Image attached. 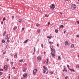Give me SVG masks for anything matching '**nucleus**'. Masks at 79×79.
Segmentation results:
<instances>
[{
    "label": "nucleus",
    "mask_w": 79,
    "mask_h": 79,
    "mask_svg": "<svg viewBox=\"0 0 79 79\" xmlns=\"http://www.w3.org/2000/svg\"><path fill=\"white\" fill-rule=\"evenodd\" d=\"M55 4H52L50 6V8L51 10H53L55 8Z\"/></svg>",
    "instance_id": "1"
},
{
    "label": "nucleus",
    "mask_w": 79,
    "mask_h": 79,
    "mask_svg": "<svg viewBox=\"0 0 79 79\" xmlns=\"http://www.w3.org/2000/svg\"><path fill=\"white\" fill-rule=\"evenodd\" d=\"M72 10H75V8H76V6L74 4H73L72 5Z\"/></svg>",
    "instance_id": "2"
},
{
    "label": "nucleus",
    "mask_w": 79,
    "mask_h": 79,
    "mask_svg": "<svg viewBox=\"0 0 79 79\" xmlns=\"http://www.w3.org/2000/svg\"><path fill=\"white\" fill-rule=\"evenodd\" d=\"M43 68H44V73H45V72H46V70H47V67H46L45 66H44L43 67Z\"/></svg>",
    "instance_id": "3"
},
{
    "label": "nucleus",
    "mask_w": 79,
    "mask_h": 79,
    "mask_svg": "<svg viewBox=\"0 0 79 79\" xmlns=\"http://www.w3.org/2000/svg\"><path fill=\"white\" fill-rule=\"evenodd\" d=\"M37 71V69H35L33 70V74L35 75V74L36 73V72Z\"/></svg>",
    "instance_id": "4"
},
{
    "label": "nucleus",
    "mask_w": 79,
    "mask_h": 79,
    "mask_svg": "<svg viewBox=\"0 0 79 79\" xmlns=\"http://www.w3.org/2000/svg\"><path fill=\"white\" fill-rule=\"evenodd\" d=\"M51 54L52 55V57H54V56H55V53H53V52H52Z\"/></svg>",
    "instance_id": "5"
},
{
    "label": "nucleus",
    "mask_w": 79,
    "mask_h": 79,
    "mask_svg": "<svg viewBox=\"0 0 79 79\" xmlns=\"http://www.w3.org/2000/svg\"><path fill=\"white\" fill-rule=\"evenodd\" d=\"M37 59L40 61L41 60V57L40 56H38L37 58Z\"/></svg>",
    "instance_id": "6"
},
{
    "label": "nucleus",
    "mask_w": 79,
    "mask_h": 79,
    "mask_svg": "<svg viewBox=\"0 0 79 79\" xmlns=\"http://www.w3.org/2000/svg\"><path fill=\"white\" fill-rule=\"evenodd\" d=\"M7 68H8V66L6 65L4 66V69L5 70H6L7 69Z\"/></svg>",
    "instance_id": "7"
},
{
    "label": "nucleus",
    "mask_w": 79,
    "mask_h": 79,
    "mask_svg": "<svg viewBox=\"0 0 79 79\" xmlns=\"http://www.w3.org/2000/svg\"><path fill=\"white\" fill-rule=\"evenodd\" d=\"M52 52L54 53H55L56 52V51H55V49H52Z\"/></svg>",
    "instance_id": "8"
},
{
    "label": "nucleus",
    "mask_w": 79,
    "mask_h": 79,
    "mask_svg": "<svg viewBox=\"0 0 79 79\" xmlns=\"http://www.w3.org/2000/svg\"><path fill=\"white\" fill-rule=\"evenodd\" d=\"M69 44V43L68 42H65V45H68Z\"/></svg>",
    "instance_id": "9"
},
{
    "label": "nucleus",
    "mask_w": 79,
    "mask_h": 79,
    "mask_svg": "<svg viewBox=\"0 0 79 79\" xmlns=\"http://www.w3.org/2000/svg\"><path fill=\"white\" fill-rule=\"evenodd\" d=\"M27 76V73L24 74L23 75V77H26V76Z\"/></svg>",
    "instance_id": "10"
},
{
    "label": "nucleus",
    "mask_w": 79,
    "mask_h": 79,
    "mask_svg": "<svg viewBox=\"0 0 79 79\" xmlns=\"http://www.w3.org/2000/svg\"><path fill=\"white\" fill-rule=\"evenodd\" d=\"M26 69H26V68H24L23 69V72H26Z\"/></svg>",
    "instance_id": "11"
},
{
    "label": "nucleus",
    "mask_w": 79,
    "mask_h": 79,
    "mask_svg": "<svg viewBox=\"0 0 79 79\" xmlns=\"http://www.w3.org/2000/svg\"><path fill=\"white\" fill-rule=\"evenodd\" d=\"M29 40V39L25 41L24 42V44H26L27 41Z\"/></svg>",
    "instance_id": "12"
},
{
    "label": "nucleus",
    "mask_w": 79,
    "mask_h": 79,
    "mask_svg": "<svg viewBox=\"0 0 79 79\" xmlns=\"http://www.w3.org/2000/svg\"><path fill=\"white\" fill-rule=\"evenodd\" d=\"M45 17H48V16H49V15L47 14L45 15Z\"/></svg>",
    "instance_id": "13"
},
{
    "label": "nucleus",
    "mask_w": 79,
    "mask_h": 79,
    "mask_svg": "<svg viewBox=\"0 0 79 79\" xmlns=\"http://www.w3.org/2000/svg\"><path fill=\"white\" fill-rule=\"evenodd\" d=\"M70 70H71V72H72V71H73V72H75V70H74L73 69H70Z\"/></svg>",
    "instance_id": "14"
},
{
    "label": "nucleus",
    "mask_w": 79,
    "mask_h": 79,
    "mask_svg": "<svg viewBox=\"0 0 79 79\" xmlns=\"http://www.w3.org/2000/svg\"><path fill=\"white\" fill-rule=\"evenodd\" d=\"M37 32L38 33H39L40 32V30L39 29H38L37 30Z\"/></svg>",
    "instance_id": "15"
},
{
    "label": "nucleus",
    "mask_w": 79,
    "mask_h": 79,
    "mask_svg": "<svg viewBox=\"0 0 79 79\" xmlns=\"http://www.w3.org/2000/svg\"><path fill=\"white\" fill-rule=\"evenodd\" d=\"M6 34V31H5V33H4V34H3V36H5V35Z\"/></svg>",
    "instance_id": "16"
},
{
    "label": "nucleus",
    "mask_w": 79,
    "mask_h": 79,
    "mask_svg": "<svg viewBox=\"0 0 79 79\" xmlns=\"http://www.w3.org/2000/svg\"><path fill=\"white\" fill-rule=\"evenodd\" d=\"M74 44H72L71 45V47L72 48H73V47H74Z\"/></svg>",
    "instance_id": "17"
},
{
    "label": "nucleus",
    "mask_w": 79,
    "mask_h": 79,
    "mask_svg": "<svg viewBox=\"0 0 79 79\" xmlns=\"http://www.w3.org/2000/svg\"><path fill=\"white\" fill-rule=\"evenodd\" d=\"M23 61V60H19V62H20V63H22V61Z\"/></svg>",
    "instance_id": "18"
},
{
    "label": "nucleus",
    "mask_w": 79,
    "mask_h": 79,
    "mask_svg": "<svg viewBox=\"0 0 79 79\" xmlns=\"http://www.w3.org/2000/svg\"><path fill=\"white\" fill-rule=\"evenodd\" d=\"M15 29H17V27H15L13 28V30H15Z\"/></svg>",
    "instance_id": "19"
},
{
    "label": "nucleus",
    "mask_w": 79,
    "mask_h": 79,
    "mask_svg": "<svg viewBox=\"0 0 79 79\" xmlns=\"http://www.w3.org/2000/svg\"><path fill=\"white\" fill-rule=\"evenodd\" d=\"M55 32L56 33H58V30H57V29L55 30Z\"/></svg>",
    "instance_id": "20"
},
{
    "label": "nucleus",
    "mask_w": 79,
    "mask_h": 79,
    "mask_svg": "<svg viewBox=\"0 0 79 79\" xmlns=\"http://www.w3.org/2000/svg\"><path fill=\"white\" fill-rule=\"evenodd\" d=\"M19 23H21V22H22V20L20 19L19 20Z\"/></svg>",
    "instance_id": "21"
},
{
    "label": "nucleus",
    "mask_w": 79,
    "mask_h": 79,
    "mask_svg": "<svg viewBox=\"0 0 79 79\" xmlns=\"http://www.w3.org/2000/svg\"><path fill=\"white\" fill-rule=\"evenodd\" d=\"M53 48V46H51L50 47V48H51V51H52V50L53 49H52Z\"/></svg>",
    "instance_id": "22"
},
{
    "label": "nucleus",
    "mask_w": 79,
    "mask_h": 79,
    "mask_svg": "<svg viewBox=\"0 0 79 79\" xmlns=\"http://www.w3.org/2000/svg\"><path fill=\"white\" fill-rule=\"evenodd\" d=\"M40 26V24H36V26L37 27H39V26Z\"/></svg>",
    "instance_id": "23"
},
{
    "label": "nucleus",
    "mask_w": 79,
    "mask_h": 79,
    "mask_svg": "<svg viewBox=\"0 0 79 79\" xmlns=\"http://www.w3.org/2000/svg\"><path fill=\"white\" fill-rule=\"evenodd\" d=\"M15 58H16L17 57V54H15L14 55Z\"/></svg>",
    "instance_id": "24"
},
{
    "label": "nucleus",
    "mask_w": 79,
    "mask_h": 79,
    "mask_svg": "<svg viewBox=\"0 0 79 79\" xmlns=\"http://www.w3.org/2000/svg\"><path fill=\"white\" fill-rule=\"evenodd\" d=\"M60 27H64V26H63V25H61L60 26Z\"/></svg>",
    "instance_id": "25"
},
{
    "label": "nucleus",
    "mask_w": 79,
    "mask_h": 79,
    "mask_svg": "<svg viewBox=\"0 0 79 79\" xmlns=\"http://www.w3.org/2000/svg\"><path fill=\"white\" fill-rule=\"evenodd\" d=\"M5 19H6L5 18V17H4V18H3V19L2 21H5Z\"/></svg>",
    "instance_id": "26"
},
{
    "label": "nucleus",
    "mask_w": 79,
    "mask_h": 79,
    "mask_svg": "<svg viewBox=\"0 0 79 79\" xmlns=\"http://www.w3.org/2000/svg\"><path fill=\"white\" fill-rule=\"evenodd\" d=\"M5 42V40H2V43H4V42Z\"/></svg>",
    "instance_id": "27"
},
{
    "label": "nucleus",
    "mask_w": 79,
    "mask_h": 79,
    "mask_svg": "<svg viewBox=\"0 0 79 79\" xmlns=\"http://www.w3.org/2000/svg\"><path fill=\"white\" fill-rule=\"evenodd\" d=\"M34 52H35V48H34Z\"/></svg>",
    "instance_id": "28"
},
{
    "label": "nucleus",
    "mask_w": 79,
    "mask_h": 79,
    "mask_svg": "<svg viewBox=\"0 0 79 79\" xmlns=\"http://www.w3.org/2000/svg\"><path fill=\"white\" fill-rule=\"evenodd\" d=\"M76 67L79 68V65L78 64L76 65Z\"/></svg>",
    "instance_id": "29"
},
{
    "label": "nucleus",
    "mask_w": 79,
    "mask_h": 79,
    "mask_svg": "<svg viewBox=\"0 0 79 79\" xmlns=\"http://www.w3.org/2000/svg\"><path fill=\"white\" fill-rule=\"evenodd\" d=\"M47 61H46V63H48V59H47Z\"/></svg>",
    "instance_id": "30"
},
{
    "label": "nucleus",
    "mask_w": 79,
    "mask_h": 79,
    "mask_svg": "<svg viewBox=\"0 0 79 79\" xmlns=\"http://www.w3.org/2000/svg\"><path fill=\"white\" fill-rule=\"evenodd\" d=\"M67 66L68 69H69V65H67Z\"/></svg>",
    "instance_id": "31"
},
{
    "label": "nucleus",
    "mask_w": 79,
    "mask_h": 79,
    "mask_svg": "<svg viewBox=\"0 0 79 79\" xmlns=\"http://www.w3.org/2000/svg\"><path fill=\"white\" fill-rule=\"evenodd\" d=\"M58 59H59L60 60V56H58Z\"/></svg>",
    "instance_id": "32"
},
{
    "label": "nucleus",
    "mask_w": 79,
    "mask_h": 79,
    "mask_svg": "<svg viewBox=\"0 0 79 79\" xmlns=\"http://www.w3.org/2000/svg\"><path fill=\"white\" fill-rule=\"evenodd\" d=\"M41 47H42V48H43V47H44V45H43V44H42L41 45Z\"/></svg>",
    "instance_id": "33"
},
{
    "label": "nucleus",
    "mask_w": 79,
    "mask_h": 79,
    "mask_svg": "<svg viewBox=\"0 0 79 79\" xmlns=\"http://www.w3.org/2000/svg\"><path fill=\"white\" fill-rule=\"evenodd\" d=\"M24 29H25L24 27H23L22 29V31H24Z\"/></svg>",
    "instance_id": "34"
},
{
    "label": "nucleus",
    "mask_w": 79,
    "mask_h": 79,
    "mask_svg": "<svg viewBox=\"0 0 79 79\" xmlns=\"http://www.w3.org/2000/svg\"><path fill=\"white\" fill-rule=\"evenodd\" d=\"M13 69H15V67H13L12 68Z\"/></svg>",
    "instance_id": "35"
},
{
    "label": "nucleus",
    "mask_w": 79,
    "mask_h": 79,
    "mask_svg": "<svg viewBox=\"0 0 79 79\" xmlns=\"http://www.w3.org/2000/svg\"><path fill=\"white\" fill-rule=\"evenodd\" d=\"M0 71H3V69H0Z\"/></svg>",
    "instance_id": "36"
},
{
    "label": "nucleus",
    "mask_w": 79,
    "mask_h": 79,
    "mask_svg": "<svg viewBox=\"0 0 79 79\" xmlns=\"http://www.w3.org/2000/svg\"><path fill=\"white\" fill-rule=\"evenodd\" d=\"M2 73L0 72V76H2Z\"/></svg>",
    "instance_id": "37"
},
{
    "label": "nucleus",
    "mask_w": 79,
    "mask_h": 79,
    "mask_svg": "<svg viewBox=\"0 0 79 79\" xmlns=\"http://www.w3.org/2000/svg\"><path fill=\"white\" fill-rule=\"evenodd\" d=\"M52 36H50L49 37V40H50V39H51L52 37Z\"/></svg>",
    "instance_id": "38"
},
{
    "label": "nucleus",
    "mask_w": 79,
    "mask_h": 79,
    "mask_svg": "<svg viewBox=\"0 0 79 79\" xmlns=\"http://www.w3.org/2000/svg\"><path fill=\"white\" fill-rule=\"evenodd\" d=\"M76 36H77V37H79V35H76Z\"/></svg>",
    "instance_id": "39"
},
{
    "label": "nucleus",
    "mask_w": 79,
    "mask_h": 79,
    "mask_svg": "<svg viewBox=\"0 0 79 79\" xmlns=\"http://www.w3.org/2000/svg\"><path fill=\"white\" fill-rule=\"evenodd\" d=\"M77 23H78V24H79V21H77Z\"/></svg>",
    "instance_id": "40"
},
{
    "label": "nucleus",
    "mask_w": 79,
    "mask_h": 79,
    "mask_svg": "<svg viewBox=\"0 0 79 79\" xmlns=\"http://www.w3.org/2000/svg\"><path fill=\"white\" fill-rule=\"evenodd\" d=\"M48 25H49V24H50V22H48Z\"/></svg>",
    "instance_id": "41"
},
{
    "label": "nucleus",
    "mask_w": 79,
    "mask_h": 79,
    "mask_svg": "<svg viewBox=\"0 0 79 79\" xmlns=\"http://www.w3.org/2000/svg\"><path fill=\"white\" fill-rule=\"evenodd\" d=\"M6 39H7V40H8V39H9V38H8V37H7L6 38Z\"/></svg>",
    "instance_id": "42"
},
{
    "label": "nucleus",
    "mask_w": 79,
    "mask_h": 79,
    "mask_svg": "<svg viewBox=\"0 0 79 79\" xmlns=\"http://www.w3.org/2000/svg\"><path fill=\"white\" fill-rule=\"evenodd\" d=\"M66 69V68L65 67L64 70H63V71L64 72L65 71V70Z\"/></svg>",
    "instance_id": "43"
},
{
    "label": "nucleus",
    "mask_w": 79,
    "mask_h": 79,
    "mask_svg": "<svg viewBox=\"0 0 79 79\" xmlns=\"http://www.w3.org/2000/svg\"><path fill=\"white\" fill-rule=\"evenodd\" d=\"M65 79H67V78H68V77L67 76H66L65 77Z\"/></svg>",
    "instance_id": "44"
},
{
    "label": "nucleus",
    "mask_w": 79,
    "mask_h": 79,
    "mask_svg": "<svg viewBox=\"0 0 79 79\" xmlns=\"http://www.w3.org/2000/svg\"><path fill=\"white\" fill-rule=\"evenodd\" d=\"M11 64H13V62H11V63H10Z\"/></svg>",
    "instance_id": "45"
},
{
    "label": "nucleus",
    "mask_w": 79,
    "mask_h": 79,
    "mask_svg": "<svg viewBox=\"0 0 79 79\" xmlns=\"http://www.w3.org/2000/svg\"><path fill=\"white\" fill-rule=\"evenodd\" d=\"M53 72H51V74H53Z\"/></svg>",
    "instance_id": "46"
},
{
    "label": "nucleus",
    "mask_w": 79,
    "mask_h": 79,
    "mask_svg": "<svg viewBox=\"0 0 79 79\" xmlns=\"http://www.w3.org/2000/svg\"><path fill=\"white\" fill-rule=\"evenodd\" d=\"M6 37H8V35L7 34L6 35Z\"/></svg>",
    "instance_id": "47"
},
{
    "label": "nucleus",
    "mask_w": 79,
    "mask_h": 79,
    "mask_svg": "<svg viewBox=\"0 0 79 79\" xmlns=\"http://www.w3.org/2000/svg\"><path fill=\"white\" fill-rule=\"evenodd\" d=\"M5 53H6V52H4L3 53V54H5Z\"/></svg>",
    "instance_id": "48"
},
{
    "label": "nucleus",
    "mask_w": 79,
    "mask_h": 79,
    "mask_svg": "<svg viewBox=\"0 0 79 79\" xmlns=\"http://www.w3.org/2000/svg\"><path fill=\"white\" fill-rule=\"evenodd\" d=\"M3 22H1V24H3Z\"/></svg>",
    "instance_id": "49"
},
{
    "label": "nucleus",
    "mask_w": 79,
    "mask_h": 79,
    "mask_svg": "<svg viewBox=\"0 0 79 79\" xmlns=\"http://www.w3.org/2000/svg\"><path fill=\"white\" fill-rule=\"evenodd\" d=\"M9 79H10V76H9Z\"/></svg>",
    "instance_id": "50"
},
{
    "label": "nucleus",
    "mask_w": 79,
    "mask_h": 79,
    "mask_svg": "<svg viewBox=\"0 0 79 79\" xmlns=\"http://www.w3.org/2000/svg\"><path fill=\"white\" fill-rule=\"evenodd\" d=\"M49 44H51V42L49 41Z\"/></svg>",
    "instance_id": "51"
},
{
    "label": "nucleus",
    "mask_w": 79,
    "mask_h": 79,
    "mask_svg": "<svg viewBox=\"0 0 79 79\" xmlns=\"http://www.w3.org/2000/svg\"><path fill=\"white\" fill-rule=\"evenodd\" d=\"M57 47H59V45L58 44H57Z\"/></svg>",
    "instance_id": "52"
},
{
    "label": "nucleus",
    "mask_w": 79,
    "mask_h": 79,
    "mask_svg": "<svg viewBox=\"0 0 79 79\" xmlns=\"http://www.w3.org/2000/svg\"><path fill=\"white\" fill-rule=\"evenodd\" d=\"M14 18V16H13L12 17V18Z\"/></svg>",
    "instance_id": "53"
},
{
    "label": "nucleus",
    "mask_w": 79,
    "mask_h": 79,
    "mask_svg": "<svg viewBox=\"0 0 79 79\" xmlns=\"http://www.w3.org/2000/svg\"><path fill=\"white\" fill-rule=\"evenodd\" d=\"M47 38H48H48H49V36H47Z\"/></svg>",
    "instance_id": "54"
},
{
    "label": "nucleus",
    "mask_w": 79,
    "mask_h": 79,
    "mask_svg": "<svg viewBox=\"0 0 79 79\" xmlns=\"http://www.w3.org/2000/svg\"><path fill=\"white\" fill-rule=\"evenodd\" d=\"M66 32V31H64V33H65Z\"/></svg>",
    "instance_id": "55"
},
{
    "label": "nucleus",
    "mask_w": 79,
    "mask_h": 79,
    "mask_svg": "<svg viewBox=\"0 0 79 79\" xmlns=\"http://www.w3.org/2000/svg\"><path fill=\"white\" fill-rule=\"evenodd\" d=\"M34 54H35V53L33 52V55H34Z\"/></svg>",
    "instance_id": "56"
},
{
    "label": "nucleus",
    "mask_w": 79,
    "mask_h": 79,
    "mask_svg": "<svg viewBox=\"0 0 79 79\" xmlns=\"http://www.w3.org/2000/svg\"><path fill=\"white\" fill-rule=\"evenodd\" d=\"M48 73V72H47V73H46V74H47Z\"/></svg>",
    "instance_id": "57"
},
{
    "label": "nucleus",
    "mask_w": 79,
    "mask_h": 79,
    "mask_svg": "<svg viewBox=\"0 0 79 79\" xmlns=\"http://www.w3.org/2000/svg\"><path fill=\"white\" fill-rule=\"evenodd\" d=\"M25 65H26V66H27V64L25 63Z\"/></svg>",
    "instance_id": "58"
},
{
    "label": "nucleus",
    "mask_w": 79,
    "mask_h": 79,
    "mask_svg": "<svg viewBox=\"0 0 79 79\" xmlns=\"http://www.w3.org/2000/svg\"><path fill=\"white\" fill-rule=\"evenodd\" d=\"M45 53H46L45 52H44V54H45Z\"/></svg>",
    "instance_id": "59"
},
{
    "label": "nucleus",
    "mask_w": 79,
    "mask_h": 79,
    "mask_svg": "<svg viewBox=\"0 0 79 79\" xmlns=\"http://www.w3.org/2000/svg\"><path fill=\"white\" fill-rule=\"evenodd\" d=\"M60 14L61 15H62V13H61V12H60Z\"/></svg>",
    "instance_id": "60"
},
{
    "label": "nucleus",
    "mask_w": 79,
    "mask_h": 79,
    "mask_svg": "<svg viewBox=\"0 0 79 79\" xmlns=\"http://www.w3.org/2000/svg\"><path fill=\"white\" fill-rule=\"evenodd\" d=\"M65 71H66V72H67V71H68V70H66Z\"/></svg>",
    "instance_id": "61"
},
{
    "label": "nucleus",
    "mask_w": 79,
    "mask_h": 79,
    "mask_svg": "<svg viewBox=\"0 0 79 79\" xmlns=\"http://www.w3.org/2000/svg\"><path fill=\"white\" fill-rule=\"evenodd\" d=\"M8 59H7V61H8Z\"/></svg>",
    "instance_id": "62"
},
{
    "label": "nucleus",
    "mask_w": 79,
    "mask_h": 79,
    "mask_svg": "<svg viewBox=\"0 0 79 79\" xmlns=\"http://www.w3.org/2000/svg\"><path fill=\"white\" fill-rule=\"evenodd\" d=\"M7 42H9V40H7Z\"/></svg>",
    "instance_id": "63"
},
{
    "label": "nucleus",
    "mask_w": 79,
    "mask_h": 79,
    "mask_svg": "<svg viewBox=\"0 0 79 79\" xmlns=\"http://www.w3.org/2000/svg\"><path fill=\"white\" fill-rule=\"evenodd\" d=\"M78 79H79V76L78 77Z\"/></svg>",
    "instance_id": "64"
}]
</instances>
